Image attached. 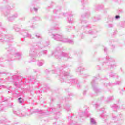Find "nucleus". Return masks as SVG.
<instances>
[{"label":"nucleus","instance_id":"obj_1","mask_svg":"<svg viewBox=\"0 0 125 125\" xmlns=\"http://www.w3.org/2000/svg\"><path fill=\"white\" fill-rule=\"evenodd\" d=\"M115 18H116V19H118V18H120V16H115Z\"/></svg>","mask_w":125,"mask_h":125},{"label":"nucleus","instance_id":"obj_2","mask_svg":"<svg viewBox=\"0 0 125 125\" xmlns=\"http://www.w3.org/2000/svg\"><path fill=\"white\" fill-rule=\"evenodd\" d=\"M20 99H21V98H19V102H20V103H22V102H21V101H20Z\"/></svg>","mask_w":125,"mask_h":125}]
</instances>
